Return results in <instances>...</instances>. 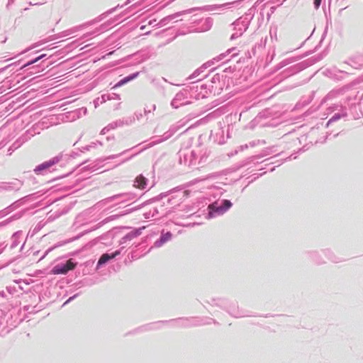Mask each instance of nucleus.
I'll list each match as a JSON object with an SVG mask.
<instances>
[{
    "label": "nucleus",
    "instance_id": "nucleus-8",
    "mask_svg": "<svg viewBox=\"0 0 363 363\" xmlns=\"http://www.w3.org/2000/svg\"><path fill=\"white\" fill-rule=\"evenodd\" d=\"M208 208L212 210V211H214L216 212H220L221 211V207H216V203L209 205L208 206Z\"/></svg>",
    "mask_w": 363,
    "mask_h": 363
},
{
    "label": "nucleus",
    "instance_id": "nucleus-2",
    "mask_svg": "<svg viewBox=\"0 0 363 363\" xmlns=\"http://www.w3.org/2000/svg\"><path fill=\"white\" fill-rule=\"evenodd\" d=\"M147 185V179L143 175L138 176L135 179L134 186L143 189Z\"/></svg>",
    "mask_w": 363,
    "mask_h": 363
},
{
    "label": "nucleus",
    "instance_id": "nucleus-6",
    "mask_svg": "<svg viewBox=\"0 0 363 363\" xmlns=\"http://www.w3.org/2000/svg\"><path fill=\"white\" fill-rule=\"evenodd\" d=\"M232 206V203L229 200H223L221 211H226Z\"/></svg>",
    "mask_w": 363,
    "mask_h": 363
},
{
    "label": "nucleus",
    "instance_id": "nucleus-3",
    "mask_svg": "<svg viewBox=\"0 0 363 363\" xmlns=\"http://www.w3.org/2000/svg\"><path fill=\"white\" fill-rule=\"evenodd\" d=\"M67 272V269H65V265H57L52 269V273L54 274H65Z\"/></svg>",
    "mask_w": 363,
    "mask_h": 363
},
{
    "label": "nucleus",
    "instance_id": "nucleus-4",
    "mask_svg": "<svg viewBox=\"0 0 363 363\" xmlns=\"http://www.w3.org/2000/svg\"><path fill=\"white\" fill-rule=\"evenodd\" d=\"M136 77V74H133L128 77H126L123 78V79L120 80L116 84V86H121L126 84L127 82L131 81Z\"/></svg>",
    "mask_w": 363,
    "mask_h": 363
},
{
    "label": "nucleus",
    "instance_id": "nucleus-5",
    "mask_svg": "<svg viewBox=\"0 0 363 363\" xmlns=\"http://www.w3.org/2000/svg\"><path fill=\"white\" fill-rule=\"evenodd\" d=\"M115 257V255H113L112 256L108 255V254H104L99 259L98 264H103L106 263L107 261H108L110 259L113 258Z\"/></svg>",
    "mask_w": 363,
    "mask_h": 363
},
{
    "label": "nucleus",
    "instance_id": "nucleus-11",
    "mask_svg": "<svg viewBox=\"0 0 363 363\" xmlns=\"http://www.w3.org/2000/svg\"><path fill=\"white\" fill-rule=\"evenodd\" d=\"M43 55H41L37 58H35L34 60L31 61L30 62H28V65H30V64H33L34 62H36L37 61H38L40 59H41L43 57Z\"/></svg>",
    "mask_w": 363,
    "mask_h": 363
},
{
    "label": "nucleus",
    "instance_id": "nucleus-1",
    "mask_svg": "<svg viewBox=\"0 0 363 363\" xmlns=\"http://www.w3.org/2000/svg\"><path fill=\"white\" fill-rule=\"evenodd\" d=\"M56 162H57V161L55 159L44 162L43 163H42L36 167V168L35 169V172H40V171L47 169L51 167L52 165H54Z\"/></svg>",
    "mask_w": 363,
    "mask_h": 363
},
{
    "label": "nucleus",
    "instance_id": "nucleus-9",
    "mask_svg": "<svg viewBox=\"0 0 363 363\" xmlns=\"http://www.w3.org/2000/svg\"><path fill=\"white\" fill-rule=\"evenodd\" d=\"M172 235L170 233H167L165 235L162 236L161 238V241L162 242H166L167 240H169L171 238Z\"/></svg>",
    "mask_w": 363,
    "mask_h": 363
},
{
    "label": "nucleus",
    "instance_id": "nucleus-7",
    "mask_svg": "<svg viewBox=\"0 0 363 363\" xmlns=\"http://www.w3.org/2000/svg\"><path fill=\"white\" fill-rule=\"evenodd\" d=\"M65 269H67V271H69V270H72L74 269L76 264L74 263H73L70 259L68 260L66 264H65Z\"/></svg>",
    "mask_w": 363,
    "mask_h": 363
},
{
    "label": "nucleus",
    "instance_id": "nucleus-10",
    "mask_svg": "<svg viewBox=\"0 0 363 363\" xmlns=\"http://www.w3.org/2000/svg\"><path fill=\"white\" fill-rule=\"evenodd\" d=\"M321 0H314V4L315 8H318L320 5Z\"/></svg>",
    "mask_w": 363,
    "mask_h": 363
}]
</instances>
